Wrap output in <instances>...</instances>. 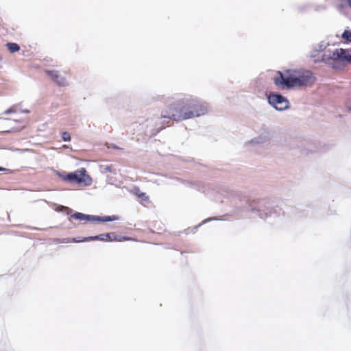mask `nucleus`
<instances>
[{"label":"nucleus","mask_w":351,"mask_h":351,"mask_svg":"<svg viewBox=\"0 0 351 351\" xmlns=\"http://www.w3.org/2000/svg\"><path fill=\"white\" fill-rule=\"evenodd\" d=\"M58 176L63 180L76 182L84 186H90L93 182L91 177L86 173V170L84 168H81L66 175L58 173Z\"/></svg>","instance_id":"obj_4"},{"label":"nucleus","mask_w":351,"mask_h":351,"mask_svg":"<svg viewBox=\"0 0 351 351\" xmlns=\"http://www.w3.org/2000/svg\"><path fill=\"white\" fill-rule=\"evenodd\" d=\"M8 48L10 52L14 53L20 49L19 46L16 43H8Z\"/></svg>","instance_id":"obj_12"},{"label":"nucleus","mask_w":351,"mask_h":351,"mask_svg":"<svg viewBox=\"0 0 351 351\" xmlns=\"http://www.w3.org/2000/svg\"><path fill=\"white\" fill-rule=\"evenodd\" d=\"M348 110H349L350 111H351V106H348Z\"/></svg>","instance_id":"obj_22"},{"label":"nucleus","mask_w":351,"mask_h":351,"mask_svg":"<svg viewBox=\"0 0 351 351\" xmlns=\"http://www.w3.org/2000/svg\"><path fill=\"white\" fill-rule=\"evenodd\" d=\"M322 62L335 67V62H351V50L335 48L328 49L322 55Z\"/></svg>","instance_id":"obj_3"},{"label":"nucleus","mask_w":351,"mask_h":351,"mask_svg":"<svg viewBox=\"0 0 351 351\" xmlns=\"http://www.w3.org/2000/svg\"><path fill=\"white\" fill-rule=\"evenodd\" d=\"M269 104L277 110H285L289 108L288 99L279 93H271L268 96Z\"/></svg>","instance_id":"obj_5"},{"label":"nucleus","mask_w":351,"mask_h":351,"mask_svg":"<svg viewBox=\"0 0 351 351\" xmlns=\"http://www.w3.org/2000/svg\"><path fill=\"white\" fill-rule=\"evenodd\" d=\"M23 112L28 113V112H29V110H23Z\"/></svg>","instance_id":"obj_20"},{"label":"nucleus","mask_w":351,"mask_h":351,"mask_svg":"<svg viewBox=\"0 0 351 351\" xmlns=\"http://www.w3.org/2000/svg\"><path fill=\"white\" fill-rule=\"evenodd\" d=\"M71 217L80 221H95L96 216L85 215L81 213H75L71 215Z\"/></svg>","instance_id":"obj_9"},{"label":"nucleus","mask_w":351,"mask_h":351,"mask_svg":"<svg viewBox=\"0 0 351 351\" xmlns=\"http://www.w3.org/2000/svg\"><path fill=\"white\" fill-rule=\"evenodd\" d=\"M315 80L311 71L303 69L278 71L274 79L276 86L281 90L308 86L314 83Z\"/></svg>","instance_id":"obj_2"},{"label":"nucleus","mask_w":351,"mask_h":351,"mask_svg":"<svg viewBox=\"0 0 351 351\" xmlns=\"http://www.w3.org/2000/svg\"><path fill=\"white\" fill-rule=\"evenodd\" d=\"M14 112H15V111L14 110L13 108H10L8 109L7 110H5L4 112V114H8L12 113Z\"/></svg>","instance_id":"obj_17"},{"label":"nucleus","mask_w":351,"mask_h":351,"mask_svg":"<svg viewBox=\"0 0 351 351\" xmlns=\"http://www.w3.org/2000/svg\"><path fill=\"white\" fill-rule=\"evenodd\" d=\"M108 236H109V235L107 234H101L98 236L84 237L80 239H77L74 238V239H73V240L75 242H85V241H94V240L108 241Z\"/></svg>","instance_id":"obj_8"},{"label":"nucleus","mask_w":351,"mask_h":351,"mask_svg":"<svg viewBox=\"0 0 351 351\" xmlns=\"http://www.w3.org/2000/svg\"><path fill=\"white\" fill-rule=\"evenodd\" d=\"M62 138L63 141H70V138H71L69 134L66 132H62Z\"/></svg>","instance_id":"obj_15"},{"label":"nucleus","mask_w":351,"mask_h":351,"mask_svg":"<svg viewBox=\"0 0 351 351\" xmlns=\"http://www.w3.org/2000/svg\"><path fill=\"white\" fill-rule=\"evenodd\" d=\"M47 75L59 86H64L67 85V82L66 79L60 76L58 73L56 71H46Z\"/></svg>","instance_id":"obj_7"},{"label":"nucleus","mask_w":351,"mask_h":351,"mask_svg":"<svg viewBox=\"0 0 351 351\" xmlns=\"http://www.w3.org/2000/svg\"><path fill=\"white\" fill-rule=\"evenodd\" d=\"M328 44L326 43L325 42H322L319 45V49L318 50L319 51H324V50H326V47H327Z\"/></svg>","instance_id":"obj_16"},{"label":"nucleus","mask_w":351,"mask_h":351,"mask_svg":"<svg viewBox=\"0 0 351 351\" xmlns=\"http://www.w3.org/2000/svg\"><path fill=\"white\" fill-rule=\"evenodd\" d=\"M349 6L351 7V0H346Z\"/></svg>","instance_id":"obj_19"},{"label":"nucleus","mask_w":351,"mask_h":351,"mask_svg":"<svg viewBox=\"0 0 351 351\" xmlns=\"http://www.w3.org/2000/svg\"><path fill=\"white\" fill-rule=\"evenodd\" d=\"M208 105L197 97L189 96L179 100L162 112V117L175 121L198 117L207 114Z\"/></svg>","instance_id":"obj_1"},{"label":"nucleus","mask_w":351,"mask_h":351,"mask_svg":"<svg viewBox=\"0 0 351 351\" xmlns=\"http://www.w3.org/2000/svg\"><path fill=\"white\" fill-rule=\"evenodd\" d=\"M343 39L350 41L351 42V31L350 30H345L341 35Z\"/></svg>","instance_id":"obj_14"},{"label":"nucleus","mask_w":351,"mask_h":351,"mask_svg":"<svg viewBox=\"0 0 351 351\" xmlns=\"http://www.w3.org/2000/svg\"><path fill=\"white\" fill-rule=\"evenodd\" d=\"M8 171V169L3 168V167H0V171Z\"/></svg>","instance_id":"obj_18"},{"label":"nucleus","mask_w":351,"mask_h":351,"mask_svg":"<svg viewBox=\"0 0 351 351\" xmlns=\"http://www.w3.org/2000/svg\"><path fill=\"white\" fill-rule=\"evenodd\" d=\"M106 169L107 171H110V168L109 167H107L106 168Z\"/></svg>","instance_id":"obj_21"},{"label":"nucleus","mask_w":351,"mask_h":351,"mask_svg":"<svg viewBox=\"0 0 351 351\" xmlns=\"http://www.w3.org/2000/svg\"><path fill=\"white\" fill-rule=\"evenodd\" d=\"M107 234L110 235L108 236V241H122L125 240H128L126 237H121L118 239L117 235H115L114 233H108Z\"/></svg>","instance_id":"obj_11"},{"label":"nucleus","mask_w":351,"mask_h":351,"mask_svg":"<svg viewBox=\"0 0 351 351\" xmlns=\"http://www.w3.org/2000/svg\"><path fill=\"white\" fill-rule=\"evenodd\" d=\"M270 137V132L267 130H263L256 136L254 137L250 143L254 145H261L268 142Z\"/></svg>","instance_id":"obj_6"},{"label":"nucleus","mask_w":351,"mask_h":351,"mask_svg":"<svg viewBox=\"0 0 351 351\" xmlns=\"http://www.w3.org/2000/svg\"><path fill=\"white\" fill-rule=\"evenodd\" d=\"M209 220H210V219H207L206 220V221H209ZM204 222H205V221H204Z\"/></svg>","instance_id":"obj_23"},{"label":"nucleus","mask_w":351,"mask_h":351,"mask_svg":"<svg viewBox=\"0 0 351 351\" xmlns=\"http://www.w3.org/2000/svg\"><path fill=\"white\" fill-rule=\"evenodd\" d=\"M134 191H135V194L139 198H141L142 200H144V201L148 200V197L146 195V194L145 193L141 192L138 189H135Z\"/></svg>","instance_id":"obj_13"},{"label":"nucleus","mask_w":351,"mask_h":351,"mask_svg":"<svg viewBox=\"0 0 351 351\" xmlns=\"http://www.w3.org/2000/svg\"><path fill=\"white\" fill-rule=\"evenodd\" d=\"M118 219H119L118 216L112 215V216H106L104 217H96V219L95 221L106 222V221H115V220H118Z\"/></svg>","instance_id":"obj_10"}]
</instances>
